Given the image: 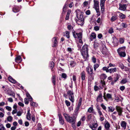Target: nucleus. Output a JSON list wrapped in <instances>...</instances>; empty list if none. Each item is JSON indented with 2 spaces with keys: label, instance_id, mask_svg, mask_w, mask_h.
Returning <instances> with one entry per match:
<instances>
[{
  "label": "nucleus",
  "instance_id": "obj_47",
  "mask_svg": "<svg viewBox=\"0 0 130 130\" xmlns=\"http://www.w3.org/2000/svg\"><path fill=\"white\" fill-rule=\"evenodd\" d=\"M30 105L33 107H36L37 106V105L36 103L32 102L30 103Z\"/></svg>",
  "mask_w": 130,
  "mask_h": 130
},
{
  "label": "nucleus",
  "instance_id": "obj_39",
  "mask_svg": "<svg viewBox=\"0 0 130 130\" xmlns=\"http://www.w3.org/2000/svg\"><path fill=\"white\" fill-rule=\"evenodd\" d=\"M109 67H104L102 68V70L103 71H106V72H109V70L108 69V68Z\"/></svg>",
  "mask_w": 130,
  "mask_h": 130
},
{
  "label": "nucleus",
  "instance_id": "obj_14",
  "mask_svg": "<svg viewBox=\"0 0 130 130\" xmlns=\"http://www.w3.org/2000/svg\"><path fill=\"white\" fill-rule=\"evenodd\" d=\"M96 36V34L95 33L92 32L91 33L89 37L90 40L92 41L93 39H95Z\"/></svg>",
  "mask_w": 130,
  "mask_h": 130
},
{
  "label": "nucleus",
  "instance_id": "obj_41",
  "mask_svg": "<svg viewBox=\"0 0 130 130\" xmlns=\"http://www.w3.org/2000/svg\"><path fill=\"white\" fill-rule=\"evenodd\" d=\"M93 110V106L92 105L91 107L89 108L88 110V112H89L91 113L92 112Z\"/></svg>",
  "mask_w": 130,
  "mask_h": 130
},
{
  "label": "nucleus",
  "instance_id": "obj_63",
  "mask_svg": "<svg viewBox=\"0 0 130 130\" xmlns=\"http://www.w3.org/2000/svg\"><path fill=\"white\" fill-rule=\"evenodd\" d=\"M98 37L99 39H100L102 37V35L101 34H99L98 35Z\"/></svg>",
  "mask_w": 130,
  "mask_h": 130
},
{
  "label": "nucleus",
  "instance_id": "obj_23",
  "mask_svg": "<svg viewBox=\"0 0 130 130\" xmlns=\"http://www.w3.org/2000/svg\"><path fill=\"white\" fill-rule=\"evenodd\" d=\"M127 27V24L125 23H122L120 25V27L122 29L126 28Z\"/></svg>",
  "mask_w": 130,
  "mask_h": 130
},
{
  "label": "nucleus",
  "instance_id": "obj_62",
  "mask_svg": "<svg viewBox=\"0 0 130 130\" xmlns=\"http://www.w3.org/2000/svg\"><path fill=\"white\" fill-rule=\"evenodd\" d=\"M92 62L94 63H95L96 62V59L94 57H93L92 58Z\"/></svg>",
  "mask_w": 130,
  "mask_h": 130
},
{
  "label": "nucleus",
  "instance_id": "obj_37",
  "mask_svg": "<svg viewBox=\"0 0 130 130\" xmlns=\"http://www.w3.org/2000/svg\"><path fill=\"white\" fill-rule=\"evenodd\" d=\"M73 48H72L70 47H68L67 50V51L70 53L72 54L73 52Z\"/></svg>",
  "mask_w": 130,
  "mask_h": 130
},
{
  "label": "nucleus",
  "instance_id": "obj_30",
  "mask_svg": "<svg viewBox=\"0 0 130 130\" xmlns=\"http://www.w3.org/2000/svg\"><path fill=\"white\" fill-rule=\"evenodd\" d=\"M105 126L106 130H108L110 127L109 123L108 122H107L105 124Z\"/></svg>",
  "mask_w": 130,
  "mask_h": 130
},
{
  "label": "nucleus",
  "instance_id": "obj_1",
  "mask_svg": "<svg viewBox=\"0 0 130 130\" xmlns=\"http://www.w3.org/2000/svg\"><path fill=\"white\" fill-rule=\"evenodd\" d=\"M88 51V46L86 44L84 45L82 47L81 53L84 58L85 59L89 57Z\"/></svg>",
  "mask_w": 130,
  "mask_h": 130
},
{
  "label": "nucleus",
  "instance_id": "obj_12",
  "mask_svg": "<svg viewBox=\"0 0 130 130\" xmlns=\"http://www.w3.org/2000/svg\"><path fill=\"white\" fill-rule=\"evenodd\" d=\"M127 123L125 121H122L121 122V126L122 129L124 130L126 128Z\"/></svg>",
  "mask_w": 130,
  "mask_h": 130
},
{
  "label": "nucleus",
  "instance_id": "obj_10",
  "mask_svg": "<svg viewBox=\"0 0 130 130\" xmlns=\"http://www.w3.org/2000/svg\"><path fill=\"white\" fill-rule=\"evenodd\" d=\"M127 5L126 4L123 5L120 4L119 9L121 10L124 11L126 10Z\"/></svg>",
  "mask_w": 130,
  "mask_h": 130
},
{
  "label": "nucleus",
  "instance_id": "obj_5",
  "mask_svg": "<svg viewBox=\"0 0 130 130\" xmlns=\"http://www.w3.org/2000/svg\"><path fill=\"white\" fill-rule=\"evenodd\" d=\"M100 84L102 85V86H99L98 87L96 86H95L94 87V90L95 91H97L99 90L100 88L103 89V88H105V83L104 80H101L100 83Z\"/></svg>",
  "mask_w": 130,
  "mask_h": 130
},
{
  "label": "nucleus",
  "instance_id": "obj_25",
  "mask_svg": "<svg viewBox=\"0 0 130 130\" xmlns=\"http://www.w3.org/2000/svg\"><path fill=\"white\" fill-rule=\"evenodd\" d=\"M109 72L110 73H112V72H116L117 71V69L116 68H111L109 70Z\"/></svg>",
  "mask_w": 130,
  "mask_h": 130
},
{
  "label": "nucleus",
  "instance_id": "obj_26",
  "mask_svg": "<svg viewBox=\"0 0 130 130\" xmlns=\"http://www.w3.org/2000/svg\"><path fill=\"white\" fill-rule=\"evenodd\" d=\"M52 82L54 85H55L56 82V77L55 76H53L52 77Z\"/></svg>",
  "mask_w": 130,
  "mask_h": 130
},
{
  "label": "nucleus",
  "instance_id": "obj_21",
  "mask_svg": "<svg viewBox=\"0 0 130 130\" xmlns=\"http://www.w3.org/2000/svg\"><path fill=\"white\" fill-rule=\"evenodd\" d=\"M99 43H98L96 41H95L94 42L93 44V47L95 49H97L98 48L99 45Z\"/></svg>",
  "mask_w": 130,
  "mask_h": 130
},
{
  "label": "nucleus",
  "instance_id": "obj_49",
  "mask_svg": "<svg viewBox=\"0 0 130 130\" xmlns=\"http://www.w3.org/2000/svg\"><path fill=\"white\" fill-rule=\"evenodd\" d=\"M97 109L98 112L99 113V115L100 116L102 115V112H101L100 109L98 107H97Z\"/></svg>",
  "mask_w": 130,
  "mask_h": 130
},
{
  "label": "nucleus",
  "instance_id": "obj_55",
  "mask_svg": "<svg viewBox=\"0 0 130 130\" xmlns=\"http://www.w3.org/2000/svg\"><path fill=\"white\" fill-rule=\"evenodd\" d=\"M101 76L102 78L104 79H106L107 77V76L106 74H102L101 75Z\"/></svg>",
  "mask_w": 130,
  "mask_h": 130
},
{
  "label": "nucleus",
  "instance_id": "obj_60",
  "mask_svg": "<svg viewBox=\"0 0 130 130\" xmlns=\"http://www.w3.org/2000/svg\"><path fill=\"white\" fill-rule=\"evenodd\" d=\"M88 4V3L87 1H85L83 3V6H84L85 7L86 6H87Z\"/></svg>",
  "mask_w": 130,
  "mask_h": 130
},
{
  "label": "nucleus",
  "instance_id": "obj_38",
  "mask_svg": "<svg viewBox=\"0 0 130 130\" xmlns=\"http://www.w3.org/2000/svg\"><path fill=\"white\" fill-rule=\"evenodd\" d=\"M117 18V17L116 15L113 16L111 19V21L112 22L116 20Z\"/></svg>",
  "mask_w": 130,
  "mask_h": 130
},
{
  "label": "nucleus",
  "instance_id": "obj_33",
  "mask_svg": "<svg viewBox=\"0 0 130 130\" xmlns=\"http://www.w3.org/2000/svg\"><path fill=\"white\" fill-rule=\"evenodd\" d=\"M119 67L122 69H123L125 67V69H127V67H125L122 63H119Z\"/></svg>",
  "mask_w": 130,
  "mask_h": 130
},
{
  "label": "nucleus",
  "instance_id": "obj_48",
  "mask_svg": "<svg viewBox=\"0 0 130 130\" xmlns=\"http://www.w3.org/2000/svg\"><path fill=\"white\" fill-rule=\"evenodd\" d=\"M97 12V15L98 16H100V12L99 11V8L95 9Z\"/></svg>",
  "mask_w": 130,
  "mask_h": 130
},
{
  "label": "nucleus",
  "instance_id": "obj_20",
  "mask_svg": "<svg viewBox=\"0 0 130 130\" xmlns=\"http://www.w3.org/2000/svg\"><path fill=\"white\" fill-rule=\"evenodd\" d=\"M21 60V57L20 56L17 57L15 59V61L17 62H20Z\"/></svg>",
  "mask_w": 130,
  "mask_h": 130
},
{
  "label": "nucleus",
  "instance_id": "obj_43",
  "mask_svg": "<svg viewBox=\"0 0 130 130\" xmlns=\"http://www.w3.org/2000/svg\"><path fill=\"white\" fill-rule=\"evenodd\" d=\"M99 65L98 64L96 63L94 64L93 66V68L95 71L96 70V69L99 66Z\"/></svg>",
  "mask_w": 130,
  "mask_h": 130
},
{
  "label": "nucleus",
  "instance_id": "obj_36",
  "mask_svg": "<svg viewBox=\"0 0 130 130\" xmlns=\"http://www.w3.org/2000/svg\"><path fill=\"white\" fill-rule=\"evenodd\" d=\"M71 12V11H69L68 12H67V13L66 14V17L65 18V19L66 20H68L69 19V17L70 14Z\"/></svg>",
  "mask_w": 130,
  "mask_h": 130
},
{
  "label": "nucleus",
  "instance_id": "obj_19",
  "mask_svg": "<svg viewBox=\"0 0 130 130\" xmlns=\"http://www.w3.org/2000/svg\"><path fill=\"white\" fill-rule=\"evenodd\" d=\"M30 109L28 110L27 111V114L26 118L28 120H30L31 119L30 116L31 114L30 112Z\"/></svg>",
  "mask_w": 130,
  "mask_h": 130
},
{
  "label": "nucleus",
  "instance_id": "obj_42",
  "mask_svg": "<svg viewBox=\"0 0 130 130\" xmlns=\"http://www.w3.org/2000/svg\"><path fill=\"white\" fill-rule=\"evenodd\" d=\"M54 66V63L52 61L50 62V66L51 69H53Z\"/></svg>",
  "mask_w": 130,
  "mask_h": 130
},
{
  "label": "nucleus",
  "instance_id": "obj_54",
  "mask_svg": "<svg viewBox=\"0 0 130 130\" xmlns=\"http://www.w3.org/2000/svg\"><path fill=\"white\" fill-rule=\"evenodd\" d=\"M70 64L72 67L75 66V64L73 61H71L70 62Z\"/></svg>",
  "mask_w": 130,
  "mask_h": 130
},
{
  "label": "nucleus",
  "instance_id": "obj_22",
  "mask_svg": "<svg viewBox=\"0 0 130 130\" xmlns=\"http://www.w3.org/2000/svg\"><path fill=\"white\" fill-rule=\"evenodd\" d=\"M19 8L18 6H15L13 8V11L14 12H17L19 11Z\"/></svg>",
  "mask_w": 130,
  "mask_h": 130
},
{
  "label": "nucleus",
  "instance_id": "obj_45",
  "mask_svg": "<svg viewBox=\"0 0 130 130\" xmlns=\"http://www.w3.org/2000/svg\"><path fill=\"white\" fill-rule=\"evenodd\" d=\"M102 22V18H98L96 21V22L98 23H101Z\"/></svg>",
  "mask_w": 130,
  "mask_h": 130
},
{
  "label": "nucleus",
  "instance_id": "obj_57",
  "mask_svg": "<svg viewBox=\"0 0 130 130\" xmlns=\"http://www.w3.org/2000/svg\"><path fill=\"white\" fill-rule=\"evenodd\" d=\"M65 103L66 105L68 106H69L70 105V103L67 100H66Z\"/></svg>",
  "mask_w": 130,
  "mask_h": 130
},
{
  "label": "nucleus",
  "instance_id": "obj_64",
  "mask_svg": "<svg viewBox=\"0 0 130 130\" xmlns=\"http://www.w3.org/2000/svg\"><path fill=\"white\" fill-rule=\"evenodd\" d=\"M120 99L119 97L117 96L115 97V100H116L117 102H118L120 101Z\"/></svg>",
  "mask_w": 130,
  "mask_h": 130
},
{
  "label": "nucleus",
  "instance_id": "obj_6",
  "mask_svg": "<svg viewBox=\"0 0 130 130\" xmlns=\"http://www.w3.org/2000/svg\"><path fill=\"white\" fill-rule=\"evenodd\" d=\"M106 0H101L100 5L101 7V12L103 13L105 10L104 4Z\"/></svg>",
  "mask_w": 130,
  "mask_h": 130
},
{
  "label": "nucleus",
  "instance_id": "obj_61",
  "mask_svg": "<svg viewBox=\"0 0 130 130\" xmlns=\"http://www.w3.org/2000/svg\"><path fill=\"white\" fill-rule=\"evenodd\" d=\"M120 89L122 91H123L125 89V87L124 86H121L120 87Z\"/></svg>",
  "mask_w": 130,
  "mask_h": 130
},
{
  "label": "nucleus",
  "instance_id": "obj_59",
  "mask_svg": "<svg viewBox=\"0 0 130 130\" xmlns=\"http://www.w3.org/2000/svg\"><path fill=\"white\" fill-rule=\"evenodd\" d=\"M108 32L110 34H111L113 32V30L112 28H110Z\"/></svg>",
  "mask_w": 130,
  "mask_h": 130
},
{
  "label": "nucleus",
  "instance_id": "obj_16",
  "mask_svg": "<svg viewBox=\"0 0 130 130\" xmlns=\"http://www.w3.org/2000/svg\"><path fill=\"white\" fill-rule=\"evenodd\" d=\"M53 41L54 44L52 46L53 47H54L57 45L58 43V42L56 39V37H54L53 38Z\"/></svg>",
  "mask_w": 130,
  "mask_h": 130
},
{
  "label": "nucleus",
  "instance_id": "obj_31",
  "mask_svg": "<svg viewBox=\"0 0 130 130\" xmlns=\"http://www.w3.org/2000/svg\"><path fill=\"white\" fill-rule=\"evenodd\" d=\"M93 130H96V128L98 126L97 123H93L92 125Z\"/></svg>",
  "mask_w": 130,
  "mask_h": 130
},
{
  "label": "nucleus",
  "instance_id": "obj_8",
  "mask_svg": "<svg viewBox=\"0 0 130 130\" xmlns=\"http://www.w3.org/2000/svg\"><path fill=\"white\" fill-rule=\"evenodd\" d=\"M58 115L59 117V121L60 123L62 125H63L64 122L63 118L61 114H59Z\"/></svg>",
  "mask_w": 130,
  "mask_h": 130
},
{
  "label": "nucleus",
  "instance_id": "obj_3",
  "mask_svg": "<svg viewBox=\"0 0 130 130\" xmlns=\"http://www.w3.org/2000/svg\"><path fill=\"white\" fill-rule=\"evenodd\" d=\"M64 117L66 120L68 122L71 123H75V119H74L71 117L69 115L66 113L63 114Z\"/></svg>",
  "mask_w": 130,
  "mask_h": 130
},
{
  "label": "nucleus",
  "instance_id": "obj_53",
  "mask_svg": "<svg viewBox=\"0 0 130 130\" xmlns=\"http://www.w3.org/2000/svg\"><path fill=\"white\" fill-rule=\"evenodd\" d=\"M25 103V104H28L29 101L28 99L26 98H25L24 99Z\"/></svg>",
  "mask_w": 130,
  "mask_h": 130
},
{
  "label": "nucleus",
  "instance_id": "obj_46",
  "mask_svg": "<svg viewBox=\"0 0 130 130\" xmlns=\"http://www.w3.org/2000/svg\"><path fill=\"white\" fill-rule=\"evenodd\" d=\"M82 98H80V99H79V100L78 104V105L77 106H79V107H80L81 106V103H82Z\"/></svg>",
  "mask_w": 130,
  "mask_h": 130
},
{
  "label": "nucleus",
  "instance_id": "obj_11",
  "mask_svg": "<svg viewBox=\"0 0 130 130\" xmlns=\"http://www.w3.org/2000/svg\"><path fill=\"white\" fill-rule=\"evenodd\" d=\"M96 100L97 102H101L103 101L102 95L101 93L99 94L97 97Z\"/></svg>",
  "mask_w": 130,
  "mask_h": 130
},
{
  "label": "nucleus",
  "instance_id": "obj_29",
  "mask_svg": "<svg viewBox=\"0 0 130 130\" xmlns=\"http://www.w3.org/2000/svg\"><path fill=\"white\" fill-rule=\"evenodd\" d=\"M125 48L126 47L125 46L122 47L118 49L117 50V51L125 52Z\"/></svg>",
  "mask_w": 130,
  "mask_h": 130
},
{
  "label": "nucleus",
  "instance_id": "obj_44",
  "mask_svg": "<svg viewBox=\"0 0 130 130\" xmlns=\"http://www.w3.org/2000/svg\"><path fill=\"white\" fill-rule=\"evenodd\" d=\"M9 94L10 95L12 96L14 98H15V93L11 91L10 92L9 91Z\"/></svg>",
  "mask_w": 130,
  "mask_h": 130
},
{
  "label": "nucleus",
  "instance_id": "obj_58",
  "mask_svg": "<svg viewBox=\"0 0 130 130\" xmlns=\"http://www.w3.org/2000/svg\"><path fill=\"white\" fill-rule=\"evenodd\" d=\"M94 29L95 31H98L99 30V27L98 26H96L94 27Z\"/></svg>",
  "mask_w": 130,
  "mask_h": 130
},
{
  "label": "nucleus",
  "instance_id": "obj_4",
  "mask_svg": "<svg viewBox=\"0 0 130 130\" xmlns=\"http://www.w3.org/2000/svg\"><path fill=\"white\" fill-rule=\"evenodd\" d=\"M67 93L69 100L72 102L73 103L74 101V98L73 91L69 90Z\"/></svg>",
  "mask_w": 130,
  "mask_h": 130
},
{
  "label": "nucleus",
  "instance_id": "obj_56",
  "mask_svg": "<svg viewBox=\"0 0 130 130\" xmlns=\"http://www.w3.org/2000/svg\"><path fill=\"white\" fill-rule=\"evenodd\" d=\"M62 77L64 79H66L67 77L66 74L65 73H62Z\"/></svg>",
  "mask_w": 130,
  "mask_h": 130
},
{
  "label": "nucleus",
  "instance_id": "obj_51",
  "mask_svg": "<svg viewBox=\"0 0 130 130\" xmlns=\"http://www.w3.org/2000/svg\"><path fill=\"white\" fill-rule=\"evenodd\" d=\"M106 97L108 99H111L112 98V95L109 93H107L106 94Z\"/></svg>",
  "mask_w": 130,
  "mask_h": 130
},
{
  "label": "nucleus",
  "instance_id": "obj_2",
  "mask_svg": "<svg viewBox=\"0 0 130 130\" xmlns=\"http://www.w3.org/2000/svg\"><path fill=\"white\" fill-rule=\"evenodd\" d=\"M75 12L76 13V16L77 18L78 19V20L77 22V23L80 25L79 22H81V24H83V13L79 9H77Z\"/></svg>",
  "mask_w": 130,
  "mask_h": 130
},
{
  "label": "nucleus",
  "instance_id": "obj_9",
  "mask_svg": "<svg viewBox=\"0 0 130 130\" xmlns=\"http://www.w3.org/2000/svg\"><path fill=\"white\" fill-rule=\"evenodd\" d=\"M94 4L93 8L95 9L99 8V2L97 1L94 0L93 1Z\"/></svg>",
  "mask_w": 130,
  "mask_h": 130
},
{
  "label": "nucleus",
  "instance_id": "obj_35",
  "mask_svg": "<svg viewBox=\"0 0 130 130\" xmlns=\"http://www.w3.org/2000/svg\"><path fill=\"white\" fill-rule=\"evenodd\" d=\"M127 82V80L126 78H124L120 82V83L122 84H124L126 83Z\"/></svg>",
  "mask_w": 130,
  "mask_h": 130
},
{
  "label": "nucleus",
  "instance_id": "obj_52",
  "mask_svg": "<svg viewBox=\"0 0 130 130\" xmlns=\"http://www.w3.org/2000/svg\"><path fill=\"white\" fill-rule=\"evenodd\" d=\"M101 106L103 110H106V107L104 104H101Z\"/></svg>",
  "mask_w": 130,
  "mask_h": 130
},
{
  "label": "nucleus",
  "instance_id": "obj_50",
  "mask_svg": "<svg viewBox=\"0 0 130 130\" xmlns=\"http://www.w3.org/2000/svg\"><path fill=\"white\" fill-rule=\"evenodd\" d=\"M69 32L68 31H66L64 34L65 36H66L68 38L69 37Z\"/></svg>",
  "mask_w": 130,
  "mask_h": 130
},
{
  "label": "nucleus",
  "instance_id": "obj_28",
  "mask_svg": "<svg viewBox=\"0 0 130 130\" xmlns=\"http://www.w3.org/2000/svg\"><path fill=\"white\" fill-rule=\"evenodd\" d=\"M82 79V80H84L85 79V73L84 71L82 72L80 74Z\"/></svg>",
  "mask_w": 130,
  "mask_h": 130
},
{
  "label": "nucleus",
  "instance_id": "obj_40",
  "mask_svg": "<svg viewBox=\"0 0 130 130\" xmlns=\"http://www.w3.org/2000/svg\"><path fill=\"white\" fill-rule=\"evenodd\" d=\"M119 42L120 44L123 43L124 41V39L122 38H120L119 39Z\"/></svg>",
  "mask_w": 130,
  "mask_h": 130
},
{
  "label": "nucleus",
  "instance_id": "obj_7",
  "mask_svg": "<svg viewBox=\"0 0 130 130\" xmlns=\"http://www.w3.org/2000/svg\"><path fill=\"white\" fill-rule=\"evenodd\" d=\"M116 110L118 112V114L119 116H121L122 115V113L123 111L122 108L120 107L117 106L116 107Z\"/></svg>",
  "mask_w": 130,
  "mask_h": 130
},
{
  "label": "nucleus",
  "instance_id": "obj_27",
  "mask_svg": "<svg viewBox=\"0 0 130 130\" xmlns=\"http://www.w3.org/2000/svg\"><path fill=\"white\" fill-rule=\"evenodd\" d=\"M118 12L120 13L119 16L120 18L121 19H124L126 18V16L125 15L122 13H120L119 12Z\"/></svg>",
  "mask_w": 130,
  "mask_h": 130
},
{
  "label": "nucleus",
  "instance_id": "obj_17",
  "mask_svg": "<svg viewBox=\"0 0 130 130\" xmlns=\"http://www.w3.org/2000/svg\"><path fill=\"white\" fill-rule=\"evenodd\" d=\"M9 80L10 82L13 84L16 83V81L10 76H9Z\"/></svg>",
  "mask_w": 130,
  "mask_h": 130
},
{
  "label": "nucleus",
  "instance_id": "obj_15",
  "mask_svg": "<svg viewBox=\"0 0 130 130\" xmlns=\"http://www.w3.org/2000/svg\"><path fill=\"white\" fill-rule=\"evenodd\" d=\"M119 56L121 57H124L126 56V54L125 52L117 51Z\"/></svg>",
  "mask_w": 130,
  "mask_h": 130
},
{
  "label": "nucleus",
  "instance_id": "obj_34",
  "mask_svg": "<svg viewBox=\"0 0 130 130\" xmlns=\"http://www.w3.org/2000/svg\"><path fill=\"white\" fill-rule=\"evenodd\" d=\"M109 109L108 111L112 112H113L115 110V109L113 107L110 106L108 107Z\"/></svg>",
  "mask_w": 130,
  "mask_h": 130
},
{
  "label": "nucleus",
  "instance_id": "obj_24",
  "mask_svg": "<svg viewBox=\"0 0 130 130\" xmlns=\"http://www.w3.org/2000/svg\"><path fill=\"white\" fill-rule=\"evenodd\" d=\"M112 43L113 44H116L118 42V40L115 37H113L112 38Z\"/></svg>",
  "mask_w": 130,
  "mask_h": 130
},
{
  "label": "nucleus",
  "instance_id": "obj_32",
  "mask_svg": "<svg viewBox=\"0 0 130 130\" xmlns=\"http://www.w3.org/2000/svg\"><path fill=\"white\" fill-rule=\"evenodd\" d=\"M76 34L79 39H82V33L80 32L79 33H76Z\"/></svg>",
  "mask_w": 130,
  "mask_h": 130
},
{
  "label": "nucleus",
  "instance_id": "obj_18",
  "mask_svg": "<svg viewBox=\"0 0 130 130\" xmlns=\"http://www.w3.org/2000/svg\"><path fill=\"white\" fill-rule=\"evenodd\" d=\"M121 76L120 75H119L117 74H116L115 77L114 78V80L115 82H116L119 79Z\"/></svg>",
  "mask_w": 130,
  "mask_h": 130
},
{
  "label": "nucleus",
  "instance_id": "obj_13",
  "mask_svg": "<svg viewBox=\"0 0 130 130\" xmlns=\"http://www.w3.org/2000/svg\"><path fill=\"white\" fill-rule=\"evenodd\" d=\"M86 70L89 74L91 75L93 73V69L92 68L90 67H88L86 69Z\"/></svg>",
  "mask_w": 130,
  "mask_h": 130
}]
</instances>
